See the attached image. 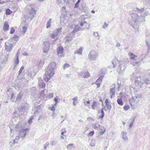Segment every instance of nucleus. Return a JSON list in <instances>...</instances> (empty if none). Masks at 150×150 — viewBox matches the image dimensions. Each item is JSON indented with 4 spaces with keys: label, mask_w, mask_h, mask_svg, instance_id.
I'll list each match as a JSON object with an SVG mask.
<instances>
[{
    "label": "nucleus",
    "mask_w": 150,
    "mask_h": 150,
    "mask_svg": "<svg viewBox=\"0 0 150 150\" xmlns=\"http://www.w3.org/2000/svg\"><path fill=\"white\" fill-rule=\"evenodd\" d=\"M63 48L61 47H59L57 49V53L59 56H62L63 55Z\"/></svg>",
    "instance_id": "obj_16"
},
{
    "label": "nucleus",
    "mask_w": 150,
    "mask_h": 150,
    "mask_svg": "<svg viewBox=\"0 0 150 150\" xmlns=\"http://www.w3.org/2000/svg\"><path fill=\"white\" fill-rule=\"evenodd\" d=\"M24 69V67L23 66L21 67V68L20 70L18 71V79H25V78L24 76L21 77V74H22V71Z\"/></svg>",
    "instance_id": "obj_18"
},
{
    "label": "nucleus",
    "mask_w": 150,
    "mask_h": 150,
    "mask_svg": "<svg viewBox=\"0 0 150 150\" xmlns=\"http://www.w3.org/2000/svg\"><path fill=\"white\" fill-rule=\"evenodd\" d=\"M99 105L100 103L98 101H93L91 105L92 108L93 110H95Z\"/></svg>",
    "instance_id": "obj_17"
},
{
    "label": "nucleus",
    "mask_w": 150,
    "mask_h": 150,
    "mask_svg": "<svg viewBox=\"0 0 150 150\" xmlns=\"http://www.w3.org/2000/svg\"><path fill=\"white\" fill-rule=\"evenodd\" d=\"M57 141H53L51 142V144L52 146H53L56 144L57 143Z\"/></svg>",
    "instance_id": "obj_50"
},
{
    "label": "nucleus",
    "mask_w": 150,
    "mask_h": 150,
    "mask_svg": "<svg viewBox=\"0 0 150 150\" xmlns=\"http://www.w3.org/2000/svg\"><path fill=\"white\" fill-rule=\"evenodd\" d=\"M36 11L35 9L33 8H32L29 11V13L30 16V19L32 20L34 17V15L36 13ZM30 16H29L28 15L25 16V18L27 20H28Z\"/></svg>",
    "instance_id": "obj_9"
},
{
    "label": "nucleus",
    "mask_w": 150,
    "mask_h": 150,
    "mask_svg": "<svg viewBox=\"0 0 150 150\" xmlns=\"http://www.w3.org/2000/svg\"><path fill=\"white\" fill-rule=\"evenodd\" d=\"M105 106L109 110H110L111 109L112 106L111 105V103H108L107 105L106 104Z\"/></svg>",
    "instance_id": "obj_37"
},
{
    "label": "nucleus",
    "mask_w": 150,
    "mask_h": 150,
    "mask_svg": "<svg viewBox=\"0 0 150 150\" xmlns=\"http://www.w3.org/2000/svg\"><path fill=\"white\" fill-rule=\"evenodd\" d=\"M49 109L50 110L53 111V112H54L55 110V108H54V106H52V107H50Z\"/></svg>",
    "instance_id": "obj_57"
},
{
    "label": "nucleus",
    "mask_w": 150,
    "mask_h": 150,
    "mask_svg": "<svg viewBox=\"0 0 150 150\" xmlns=\"http://www.w3.org/2000/svg\"><path fill=\"white\" fill-rule=\"evenodd\" d=\"M73 40L72 37L70 35H67V36L66 43H68L69 42L72 41Z\"/></svg>",
    "instance_id": "obj_29"
},
{
    "label": "nucleus",
    "mask_w": 150,
    "mask_h": 150,
    "mask_svg": "<svg viewBox=\"0 0 150 150\" xmlns=\"http://www.w3.org/2000/svg\"><path fill=\"white\" fill-rule=\"evenodd\" d=\"M146 43L147 46L148 48V51H149L150 50V39L146 40Z\"/></svg>",
    "instance_id": "obj_32"
},
{
    "label": "nucleus",
    "mask_w": 150,
    "mask_h": 150,
    "mask_svg": "<svg viewBox=\"0 0 150 150\" xmlns=\"http://www.w3.org/2000/svg\"><path fill=\"white\" fill-rule=\"evenodd\" d=\"M12 13V11L9 8H7L6 10L5 13L6 15H9Z\"/></svg>",
    "instance_id": "obj_36"
},
{
    "label": "nucleus",
    "mask_w": 150,
    "mask_h": 150,
    "mask_svg": "<svg viewBox=\"0 0 150 150\" xmlns=\"http://www.w3.org/2000/svg\"><path fill=\"white\" fill-rule=\"evenodd\" d=\"M98 57V52L93 50L90 51L88 55V59L91 61L96 60Z\"/></svg>",
    "instance_id": "obj_4"
},
{
    "label": "nucleus",
    "mask_w": 150,
    "mask_h": 150,
    "mask_svg": "<svg viewBox=\"0 0 150 150\" xmlns=\"http://www.w3.org/2000/svg\"><path fill=\"white\" fill-rule=\"evenodd\" d=\"M15 139L13 140V142H10V146H13L14 144H15Z\"/></svg>",
    "instance_id": "obj_58"
},
{
    "label": "nucleus",
    "mask_w": 150,
    "mask_h": 150,
    "mask_svg": "<svg viewBox=\"0 0 150 150\" xmlns=\"http://www.w3.org/2000/svg\"><path fill=\"white\" fill-rule=\"evenodd\" d=\"M50 43L49 41L44 42L43 47V52L45 53H47L50 50Z\"/></svg>",
    "instance_id": "obj_7"
},
{
    "label": "nucleus",
    "mask_w": 150,
    "mask_h": 150,
    "mask_svg": "<svg viewBox=\"0 0 150 150\" xmlns=\"http://www.w3.org/2000/svg\"><path fill=\"white\" fill-rule=\"evenodd\" d=\"M119 65L116 69V71L119 74L122 73L126 68V65L125 61L122 60L119 62Z\"/></svg>",
    "instance_id": "obj_3"
},
{
    "label": "nucleus",
    "mask_w": 150,
    "mask_h": 150,
    "mask_svg": "<svg viewBox=\"0 0 150 150\" xmlns=\"http://www.w3.org/2000/svg\"><path fill=\"white\" fill-rule=\"evenodd\" d=\"M94 133V131H91L88 134V136H92L93 135Z\"/></svg>",
    "instance_id": "obj_48"
},
{
    "label": "nucleus",
    "mask_w": 150,
    "mask_h": 150,
    "mask_svg": "<svg viewBox=\"0 0 150 150\" xmlns=\"http://www.w3.org/2000/svg\"><path fill=\"white\" fill-rule=\"evenodd\" d=\"M115 87L110 89L109 93L110 95V98H111L115 95Z\"/></svg>",
    "instance_id": "obj_19"
},
{
    "label": "nucleus",
    "mask_w": 150,
    "mask_h": 150,
    "mask_svg": "<svg viewBox=\"0 0 150 150\" xmlns=\"http://www.w3.org/2000/svg\"><path fill=\"white\" fill-rule=\"evenodd\" d=\"M18 36L17 35H15L14 37H13L12 39L13 40H15L16 42H17L18 40Z\"/></svg>",
    "instance_id": "obj_42"
},
{
    "label": "nucleus",
    "mask_w": 150,
    "mask_h": 150,
    "mask_svg": "<svg viewBox=\"0 0 150 150\" xmlns=\"http://www.w3.org/2000/svg\"><path fill=\"white\" fill-rule=\"evenodd\" d=\"M122 138L125 141L127 140L128 137L127 136V134L126 132L123 131L122 132Z\"/></svg>",
    "instance_id": "obj_26"
},
{
    "label": "nucleus",
    "mask_w": 150,
    "mask_h": 150,
    "mask_svg": "<svg viewBox=\"0 0 150 150\" xmlns=\"http://www.w3.org/2000/svg\"><path fill=\"white\" fill-rule=\"evenodd\" d=\"M129 108V106L128 105H125L124 107V109L126 110H127Z\"/></svg>",
    "instance_id": "obj_49"
},
{
    "label": "nucleus",
    "mask_w": 150,
    "mask_h": 150,
    "mask_svg": "<svg viewBox=\"0 0 150 150\" xmlns=\"http://www.w3.org/2000/svg\"><path fill=\"white\" fill-rule=\"evenodd\" d=\"M104 77L103 76H100L96 80V82H98L101 83L102 82V79H103Z\"/></svg>",
    "instance_id": "obj_35"
},
{
    "label": "nucleus",
    "mask_w": 150,
    "mask_h": 150,
    "mask_svg": "<svg viewBox=\"0 0 150 150\" xmlns=\"http://www.w3.org/2000/svg\"><path fill=\"white\" fill-rule=\"evenodd\" d=\"M95 83H96V85L97 86V88H98V87H99L100 86V84L101 83H100L96 82Z\"/></svg>",
    "instance_id": "obj_64"
},
{
    "label": "nucleus",
    "mask_w": 150,
    "mask_h": 150,
    "mask_svg": "<svg viewBox=\"0 0 150 150\" xmlns=\"http://www.w3.org/2000/svg\"><path fill=\"white\" fill-rule=\"evenodd\" d=\"M103 109H104V108H102L101 109H100L101 115L100 116H99L98 117V119H101V120H102L103 117H104L105 114H104V111L103 110Z\"/></svg>",
    "instance_id": "obj_27"
},
{
    "label": "nucleus",
    "mask_w": 150,
    "mask_h": 150,
    "mask_svg": "<svg viewBox=\"0 0 150 150\" xmlns=\"http://www.w3.org/2000/svg\"><path fill=\"white\" fill-rule=\"evenodd\" d=\"M136 10L139 13H142L144 12L145 10L144 8H140L138 7H137Z\"/></svg>",
    "instance_id": "obj_33"
},
{
    "label": "nucleus",
    "mask_w": 150,
    "mask_h": 150,
    "mask_svg": "<svg viewBox=\"0 0 150 150\" xmlns=\"http://www.w3.org/2000/svg\"><path fill=\"white\" fill-rule=\"evenodd\" d=\"M52 19L51 18H50L48 21L47 22V28H49L51 25V22L52 21Z\"/></svg>",
    "instance_id": "obj_41"
},
{
    "label": "nucleus",
    "mask_w": 150,
    "mask_h": 150,
    "mask_svg": "<svg viewBox=\"0 0 150 150\" xmlns=\"http://www.w3.org/2000/svg\"><path fill=\"white\" fill-rule=\"evenodd\" d=\"M33 118V117H31L29 120L28 121V123L29 124L31 123L32 122V120Z\"/></svg>",
    "instance_id": "obj_52"
},
{
    "label": "nucleus",
    "mask_w": 150,
    "mask_h": 150,
    "mask_svg": "<svg viewBox=\"0 0 150 150\" xmlns=\"http://www.w3.org/2000/svg\"><path fill=\"white\" fill-rule=\"evenodd\" d=\"M78 98L77 97H76L72 99L73 100V104L74 106H76L78 103Z\"/></svg>",
    "instance_id": "obj_30"
},
{
    "label": "nucleus",
    "mask_w": 150,
    "mask_h": 150,
    "mask_svg": "<svg viewBox=\"0 0 150 150\" xmlns=\"http://www.w3.org/2000/svg\"><path fill=\"white\" fill-rule=\"evenodd\" d=\"M136 85L138 84V87L141 88V86L144 83V80H142L140 76L137 77L135 82Z\"/></svg>",
    "instance_id": "obj_12"
},
{
    "label": "nucleus",
    "mask_w": 150,
    "mask_h": 150,
    "mask_svg": "<svg viewBox=\"0 0 150 150\" xmlns=\"http://www.w3.org/2000/svg\"><path fill=\"white\" fill-rule=\"evenodd\" d=\"M58 97L56 96L54 99V101H55V103H58Z\"/></svg>",
    "instance_id": "obj_62"
},
{
    "label": "nucleus",
    "mask_w": 150,
    "mask_h": 150,
    "mask_svg": "<svg viewBox=\"0 0 150 150\" xmlns=\"http://www.w3.org/2000/svg\"><path fill=\"white\" fill-rule=\"evenodd\" d=\"M117 102L118 104L121 105H122L123 104V102L122 100L120 98L118 99L117 100Z\"/></svg>",
    "instance_id": "obj_38"
},
{
    "label": "nucleus",
    "mask_w": 150,
    "mask_h": 150,
    "mask_svg": "<svg viewBox=\"0 0 150 150\" xmlns=\"http://www.w3.org/2000/svg\"><path fill=\"white\" fill-rule=\"evenodd\" d=\"M141 62V61L138 62L132 61L131 62V64L133 66H135L138 65Z\"/></svg>",
    "instance_id": "obj_39"
},
{
    "label": "nucleus",
    "mask_w": 150,
    "mask_h": 150,
    "mask_svg": "<svg viewBox=\"0 0 150 150\" xmlns=\"http://www.w3.org/2000/svg\"><path fill=\"white\" fill-rule=\"evenodd\" d=\"M53 94L52 93H49V94L48 95V97L49 98H51L53 97Z\"/></svg>",
    "instance_id": "obj_55"
},
{
    "label": "nucleus",
    "mask_w": 150,
    "mask_h": 150,
    "mask_svg": "<svg viewBox=\"0 0 150 150\" xmlns=\"http://www.w3.org/2000/svg\"><path fill=\"white\" fill-rule=\"evenodd\" d=\"M45 117V115H41L39 117V118L38 119V120L39 121L41 119H43Z\"/></svg>",
    "instance_id": "obj_51"
},
{
    "label": "nucleus",
    "mask_w": 150,
    "mask_h": 150,
    "mask_svg": "<svg viewBox=\"0 0 150 150\" xmlns=\"http://www.w3.org/2000/svg\"><path fill=\"white\" fill-rule=\"evenodd\" d=\"M9 25L7 24L6 22H5L4 24L3 30L4 31H7L8 29Z\"/></svg>",
    "instance_id": "obj_31"
},
{
    "label": "nucleus",
    "mask_w": 150,
    "mask_h": 150,
    "mask_svg": "<svg viewBox=\"0 0 150 150\" xmlns=\"http://www.w3.org/2000/svg\"><path fill=\"white\" fill-rule=\"evenodd\" d=\"M117 60L116 59H113V60L112 61V64H113V68H115V64L114 63L116 61V60Z\"/></svg>",
    "instance_id": "obj_56"
},
{
    "label": "nucleus",
    "mask_w": 150,
    "mask_h": 150,
    "mask_svg": "<svg viewBox=\"0 0 150 150\" xmlns=\"http://www.w3.org/2000/svg\"><path fill=\"white\" fill-rule=\"evenodd\" d=\"M108 24H107L106 23H105L103 26V28L104 29H105L108 26Z\"/></svg>",
    "instance_id": "obj_59"
},
{
    "label": "nucleus",
    "mask_w": 150,
    "mask_h": 150,
    "mask_svg": "<svg viewBox=\"0 0 150 150\" xmlns=\"http://www.w3.org/2000/svg\"><path fill=\"white\" fill-rule=\"evenodd\" d=\"M62 28H58L55 30L53 31L52 34L51 35V37L53 38H54L59 34V33L61 32Z\"/></svg>",
    "instance_id": "obj_10"
},
{
    "label": "nucleus",
    "mask_w": 150,
    "mask_h": 150,
    "mask_svg": "<svg viewBox=\"0 0 150 150\" xmlns=\"http://www.w3.org/2000/svg\"><path fill=\"white\" fill-rule=\"evenodd\" d=\"M130 16L134 23H136L137 22L140 21V16H139L138 14L132 12Z\"/></svg>",
    "instance_id": "obj_8"
},
{
    "label": "nucleus",
    "mask_w": 150,
    "mask_h": 150,
    "mask_svg": "<svg viewBox=\"0 0 150 150\" xmlns=\"http://www.w3.org/2000/svg\"><path fill=\"white\" fill-rule=\"evenodd\" d=\"M128 55L129 56V57L130 59H132L134 60H136L137 59V56L134 54L133 53L131 52L128 53Z\"/></svg>",
    "instance_id": "obj_21"
},
{
    "label": "nucleus",
    "mask_w": 150,
    "mask_h": 150,
    "mask_svg": "<svg viewBox=\"0 0 150 150\" xmlns=\"http://www.w3.org/2000/svg\"><path fill=\"white\" fill-rule=\"evenodd\" d=\"M28 128H25L21 130L20 132V136L21 137L24 138L26 135V131L28 130Z\"/></svg>",
    "instance_id": "obj_15"
},
{
    "label": "nucleus",
    "mask_w": 150,
    "mask_h": 150,
    "mask_svg": "<svg viewBox=\"0 0 150 150\" xmlns=\"http://www.w3.org/2000/svg\"><path fill=\"white\" fill-rule=\"evenodd\" d=\"M69 67V65L68 63H66L64 64L63 66V68L65 70L67 68H68Z\"/></svg>",
    "instance_id": "obj_43"
},
{
    "label": "nucleus",
    "mask_w": 150,
    "mask_h": 150,
    "mask_svg": "<svg viewBox=\"0 0 150 150\" xmlns=\"http://www.w3.org/2000/svg\"><path fill=\"white\" fill-rule=\"evenodd\" d=\"M83 51V49L82 47L80 48L78 50L75 51L74 53L75 54H81Z\"/></svg>",
    "instance_id": "obj_28"
},
{
    "label": "nucleus",
    "mask_w": 150,
    "mask_h": 150,
    "mask_svg": "<svg viewBox=\"0 0 150 150\" xmlns=\"http://www.w3.org/2000/svg\"><path fill=\"white\" fill-rule=\"evenodd\" d=\"M5 49L7 51H9L11 50L13 47V44H12L8 42H6L5 44Z\"/></svg>",
    "instance_id": "obj_14"
},
{
    "label": "nucleus",
    "mask_w": 150,
    "mask_h": 150,
    "mask_svg": "<svg viewBox=\"0 0 150 150\" xmlns=\"http://www.w3.org/2000/svg\"><path fill=\"white\" fill-rule=\"evenodd\" d=\"M69 17L67 16L62 15L60 16V22L63 24H66L67 22Z\"/></svg>",
    "instance_id": "obj_11"
},
{
    "label": "nucleus",
    "mask_w": 150,
    "mask_h": 150,
    "mask_svg": "<svg viewBox=\"0 0 150 150\" xmlns=\"http://www.w3.org/2000/svg\"><path fill=\"white\" fill-rule=\"evenodd\" d=\"M14 61L15 66L13 69H14V68L19 63V61L18 59V56H17V57H15L14 58Z\"/></svg>",
    "instance_id": "obj_25"
},
{
    "label": "nucleus",
    "mask_w": 150,
    "mask_h": 150,
    "mask_svg": "<svg viewBox=\"0 0 150 150\" xmlns=\"http://www.w3.org/2000/svg\"><path fill=\"white\" fill-rule=\"evenodd\" d=\"M56 65L55 63L54 62H51L50 64L47 69V75L51 78L54 74V69Z\"/></svg>",
    "instance_id": "obj_2"
},
{
    "label": "nucleus",
    "mask_w": 150,
    "mask_h": 150,
    "mask_svg": "<svg viewBox=\"0 0 150 150\" xmlns=\"http://www.w3.org/2000/svg\"><path fill=\"white\" fill-rule=\"evenodd\" d=\"M45 94V90H43L40 93V95L41 96H43Z\"/></svg>",
    "instance_id": "obj_61"
},
{
    "label": "nucleus",
    "mask_w": 150,
    "mask_h": 150,
    "mask_svg": "<svg viewBox=\"0 0 150 150\" xmlns=\"http://www.w3.org/2000/svg\"><path fill=\"white\" fill-rule=\"evenodd\" d=\"M40 79H41V78L40 77H39L38 78V79L39 80L38 81L39 86L40 88H44L46 84L42 80L40 81Z\"/></svg>",
    "instance_id": "obj_20"
},
{
    "label": "nucleus",
    "mask_w": 150,
    "mask_h": 150,
    "mask_svg": "<svg viewBox=\"0 0 150 150\" xmlns=\"http://www.w3.org/2000/svg\"><path fill=\"white\" fill-rule=\"evenodd\" d=\"M8 55H6L5 56L4 55H1L0 56V69H1L4 66V65L7 61L8 58Z\"/></svg>",
    "instance_id": "obj_6"
},
{
    "label": "nucleus",
    "mask_w": 150,
    "mask_h": 150,
    "mask_svg": "<svg viewBox=\"0 0 150 150\" xmlns=\"http://www.w3.org/2000/svg\"><path fill=\"white\" fill-rule=\"evenodd\" d=\"M15 31V30L13 28H11L10 33L11 34H13Z\"/></svg>",
    "instance_id": "obj_63"
},
{
    "label": "nucleus",
    "mask_w": 150,
    "mask_h": 150,
    "mask_svg": "<svg viewBox=\"0 0 150 150\" xmlns=\"http://www.w3.org/2000/svg\"><path fill=\"white\" fill-rule=\"evenodd\" d=\"M27 30V27L25 26H24L22 28V31L25 33Z\"/></svg>",
    "instance_id": "obj_47"
},
{
    "label": "nucleus",
    "mask_w": 150,
    "mask_h": 150,
    "mask_svg": "<svg viewBox=\"0 0 150 150\" xmlns=\"http://www.w3.org/2000/svg\"><path fill=\"white\" fill-rule=\"evenodd\" d=\"M29 105L27 103H22L21 105V106L18 108V110L22 113H24L25 112H27L29 109Z\"/></svg>",
    "instance_id": "obj_5"
},
{
    "label": "nucleus",
    "mask_w": 150,
    "mask_h": 150,
    "mask_svg": "<svg viewBox=\"0 0 150 150\" xmlns=\"http://www.w3.org/2000/svg\"><path fill=\"white\" fill-rule=\"evenodd\" d=\"M50 143L48 142H47L44 146L43 148L45 149H47V147L49 145Z\"/></svg>",
    "instance_id": "obj_46"
},
{
    "label": "nucleus",
    "mask_w": 150,
    "mask_h": 150,
    "mask_svg": "<svg viewBox=\"0 0 150 150\" xmlns=\"http://www.w3.org/2000/svg\"><path fill=\"white\" fill-rule=\"evenodd\" d=\"M14 95L12 93L11 95V99L12 100V101L13 102L14 101Z\"/></svg>",
    "instance_id": "obj_53"
},
{
    "label": "nucleus",
    "mask_w": 150,
    "mask_h": 150,
    "mask_svg": "<svg viewBox=\"0 0 150 150\" xmlns=\"http://www.w3.org/2000/svg\"><path fill=\"white\" fill-rule=\"evenodd\" d=\"M81 0H78L75 4L74 8H78L79 6V4Z\"/></svg>",
    "instance_id": "obj_45"
},
{
    "label": "nucleus",
    "mask_w": 150,
    "mask_h": 150,
    "mask_svg": "<svg viewBox=\"0 0 150 150\" xmlns=\"http://www.w3.org/2000/svg\"><path fill=\"white\" fill-rule=\"evenodd\" d=\"M149 14V13L148 11H146L145 12H144L143 15L142 16H140V17H142L144 18V17L148 15Z\"/></svg>",
    "instance_id": "obj_44"
},
{
    "label": "nucleus",
    "mask_w": 150,
    "mask_h": 150,
    "mask_svg": "<svg viewBox=\"0 0 150 150\" xmlns=\"http://www.w3.org/2000/svg\"><path fill=\"white\" fill-rule=\"evenodd\" d=\"M142 97V95L139 91L136 90L134 92V95L129 99V104L131 106L136 104Z\"/></svg>",
    "instance_id": "obj_1"
},
{
    "label": "nucleus",
    "mask_w": 150,
    "mask_h": 150,
    "mask_svg": "<svg viewBox=\"0 0 150 150\" xmlns=\"http://www.w3.org/2000/svg\"><path fill=\"white\" fill-rule=\"evenodd\" d=\"M132 6V4L131 3H128L126 6V7L128 8H130Z\"/></svg>",
    "instance_id": "obj_54"
},
{
    "label": "nucleus",
    "mask_w": 150,
    "mask_h": 150,
    "mask_svg": "<svg viewBox=\"0 0 150 150\" xmlns=\"http://www.w3.org/2000/svg\"><path fill=\"white\" fill-rule=\"evenodd\" d=\"M73 145L74 144H69L67 146V149H69V147H72L73 146Z\"/></svg>",
    "instance_id": "obj_60"
},
{
    "label": "nucleus",
    "mask_w": 150,
    "mask_h": 150,
    "mask_svg": "<svg viewBox=\"0 0 150 150\" xmlns=\"http://www.w3.org/2000/svg\"><path fill=\"white\" fill-rule=\"evenodd\" d=\"M144 83L146 85L150 84V80H149L147 78H146L144 80Z\"/></svg>",
    "instance_id": "obj_40"
},
{
    "label": "nucleus",
    "mask_w": 150,
    "mask_h": 150,
    "mask_svg": "<svg viewBox=\"0 0 150 150\" xmlns=\"http://www.w3.org/2000/svg\"><path fill=\"white\" fill-rule=\"evenodd\" d=\"M81 76L83 78H88L89 76V73L88 72H83L81 74Z\"/></svg>",
    "instance_id": "obj_24"
},
{
    "label": "nucleus",
    "mask_w": 150,
    "mask_h": 150,
    "mask_svg": "<svg viewBox=\"0 0 150 150\" xmlns=\"http://www.w3.org/2000/svg\"><path fill=\"white\" fill-rule=\"evenodd\" d=\"M80 29V27L78 25H76L74 28L72 32V33L74 35Z\"/></svg>",
    "instance_id": "obj_22"
},
{
    "label": "nucleus",
    "mask_w": 150,
    "mask_h": 150,
    "mask_svg": "<svg viewBox=\"0 0 150 150\" xmlns=\"http://www.w3.org/2000/svg\"><path fill=\"white\" fill-rule=\"evenodd\" d=\"M23 95V93L21 91L17 95L16 98V100L18 101H20L21 100Z\"/></svg>",
    "instance_id": "obj_23"
},
{
    "label": "nucleus",
    "mask_w": 150,
    "mask_h": 150,
    "mask_svg": "<svg viewBox=\"0 0 150 150\" xmlns=\"http://www.w3.org/2000/svg\"><path fill=\"white\" fill-rule=\"evenodd\" d=\"M41 108L42 107L41 105H38L37 107L35 105L33 109V111L34 112V114H35L36 113H39L41 110Z\"/></svg>",
    "instance_id": "obj_13"
},
{
    "label": "nucleus",
    "mask_w": 150,
    "mask_h": 150,
    "mask_svg": "<svg viewBox=\"0 0 150 150\" xmlns=\"http://www.w3.org/2000/svg\"><path fill=\"white\" fill-rule=\"evenodd\" d=\"M92 126L94 129H98L100 127V125L97 123H94L92 124Z\"/></svg>",
    "instance_id": "obj_34"
}]
</instances>
